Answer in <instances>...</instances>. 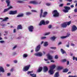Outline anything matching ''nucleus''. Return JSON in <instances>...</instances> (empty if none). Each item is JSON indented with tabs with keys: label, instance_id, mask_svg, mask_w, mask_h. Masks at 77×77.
Listing matches in <instances>:
<instances>
[{
	"label": "nucleus",
	"instance_id": "1",
	"mask_svg": "<svg viewBox=\"0 0 77 77\" xmlns=\"http://www.w3.org/2000/svg\"><path fill=\"white\" fill-rule=\"evenodd\" d=\"M6 3L7 4V6L8 7L10 6L9 7L7 8H6L4 9V12H7L8 11H9V9H12L13 8L12 6H11V2L9 0H6Z\"/></svg>",
	"mask_w": 77,
	"mask_h": 77
},
{
	"label": "nucleus",
	"instance_id": "2",
	"mask_svg": "<svg viewBox=\"0 0 77 77\" xmlns=\"http://www.w3.org/2000/svg\"><path fill=\"white\" fill-rule=\"evenodd\" d=\"M56 68V66L54 65H52L50 67V69L49 71V73L51 75H52L54 73V69Z\"/></svg>",
	"mask_w": 77,
	"mask_h": 77
},
{
	"label": "nucleus",
	"instance_id": "3",
	"mask_svg": "<svg viewBox=\"0 0 77 77\" xmlns=\"http://www.w3.org/2000/svg\"><path fill=\"white\" fill-rule=\"evenodd\" d=\"M43 13V10L41 9L40 10V17L41 18V17H43L44 18L47 15L48 13L47 12H45L43 13V14L42 15V13Z\"/></svg>",
	"mask_w": 77,
	"mask_h": 77
},
{
	"label": "nucleus",
	"instance_id": "4",
	"mask_svg": "<svg viewBox=\"0 0 77 77\" xmlns=\"http://www.w3.org/2000/svg\"><path fill=\"white\" fill-rule=\"evenodd\" d=\"M53 14V16L54 17H57L59 16V13L57 12V10H54L52 13Z\"/></svg>",
	"mask_w": 77,
	"mask_h": 77
},
{
	"label": "nucleus",
	"instance_id": "5",
	"mask_svg": "<svg viewBox=\"0 0 77 77\" xmlns=\"http://www.w3.org/2000/svg\"><path fill=\"white\" fill-rule=\"evenodd\" d=\"M30 67V65H29L23 67V71H27L29 70Z\"/></svg>",
	"mask_w": 77,
	"mask_h": 77
},
{
	"label": "nucleus",
	"instance_id": "6",
	"mask_svg": "<svg viewBox=\"0 0 77 77\" xmlns=\"http://www.w3.org/2000/svg\"><path fill=\"white\" fill-rule=\"evenodd\" d=\"M33 71H28L27 72V74H28V75L30 74V75H31L32 77H36V74H35L34 73H33L32 74H31L32 73H33Z\"/></svg>",
	"mask_w": 77,
	"mask_h": 77
},
{
	"label": "nucleus",
	"instance_id": "7",
	"mask_svg": "<svg viewBox=\"0 0 77 77\" xmlns=\"http://www.w3.org/2000/svg\"><path fill=\"white\" fill-rule=\"evenodd\" d=\"M28 29L29 32H32L33 30V29H34V27L32 26H30L28 27Z\"/></svg>",
	"mask_w": 77,
	"mask_h": 77
},
{
	"label": "nucleus",
	"instance_id": "8",
	"mask_svg": "<svg viewBox=\"0 0 77 77\" xmlns=\"http://www.w3.org/2000/svg\"><path fill=\"white\" fill-rule=\"evenodd\" d=\"M17 14V10L14 11H11L9 13L10 15H14V14Z\"/></svg>",
	"mask_w": 77,
	"mask_h": 77
},
{
	"label": "nucleus",
	"instance_id": "9",
	"mask_svg": "<svg viewBox=\"0 0 77 77\" xmlns=\"http://www.w3.org/2000/svg\"><path fill=\"white\" fill-rule=\"evenodd\" d=\"M68 25V22H64L61 24V26L63 28H65L67 27V25Z\"/></svg>",
	"mask_w": 77,
	"mask_h": 77
},
{
	"label": "nucleus",
	"instance_id": "10",
	"mask_svg": "<svg viewBox=\"0 0 77 77\" xmlns=\"http://www.w3.org/2000/svg\"><path fill=\"white\" fill-rule=\"evenodd\" d=\"M77 27L75 25H73L72 26V32H75V30H77Z\"/></svg>",
	"mask_w": 77,
	"mask_h": 77
},
{
	"label": "nucleus",
	"instance_id": "11",
	"mask_svg": "<svg viewBox=\"0 0 77 77\" xmlns=\"http://www.w3.org/2000/svg\"><path fill=\"white\" fill-rule=\"evenodd\" d=\"M29 4H33V5H38V3L36 1H29Z\"/></svg>",
	"mask_w": 77,
	"mask_h": 77
},
{
	"label": "nucleus",
	"instance_id": "12",
	"mask_svg": "<svg viewBox=\"0 0 77 77\" xmlns=\"http://www.w3.org/2000/svg\"><path fill=\"white\" fill-rule=\"evenodd\" d=\"M45 20H42L40 22V23L39 24V26H42V25H45Z\"/></svg>",
	"mask_w": 77,
	"mask_h": 77
},
{
	"label": "nucleus",
	"instance_id": "13",
	"mask_svg": "<svg viewBox=\"0 0 77 77\" xmlns=\"http://www.w3.org/2000/svg\"><path fill=\"white\" fill-rule=\"evenodd\" d=\"M35 56H42V54L41 53V52H38L37 53H35L34 54Z\"/></svg>",
	"mask_w": 77,
	"mask_h": 77
},
{
	"label": "nucleus",
	"instance_id": "14",
	"mask_svg": "<svg viewBox=\"0 0 77 77\" xmlns=\"http://www.w3.org/2000/svg\"><path fill=\"white\" fill-rule=\"evenodd\" d=\"M41 48V45H38L35 48V51L36 52H38V51H39V50H40V48Z\"/></svg>",
	"mask_w": 77,
	"mask_h": 77
},
{
	"label": "nucleus",
	"instance_id": "15",
	"mask_svg": "<svg viewBox=\"0 0 77 77\" xmlns=\"http://www.w3.org/2000/svg\"><path fill=\"white\" fill-rule=\"evenodd\" d=\"M64 8L65 9H63V12H65V13L67 12H68V7L64 6Z\"/></svg>",
	"mask_w": 77,
	"mask_h": 77
},
{
	"label": "nucleus",
	"instance_id": "16",
	"mask_svg": "<svg viewBox=\"0 0 77 77\" xmlns=\"http://www.w3.org/2000/svg\"><path fill=\"white\" fill-rule=\"evenodd\" d=\"M42 67H39L37 70V72H40L42 71Z\"/></svg>",
	"mask_w": 77,
	"mask_h": 77
},
{
	"label": "nucleus",
	"instance_id": "17",
	"mask_svg": "<svg viewBox=\"0 0 77 77\" xmlns=\"http://www.w3.org/2000/svg\"><path fill=\"white\" fill-rule=\"evenodd\" d=\"M43 69L44 70V72H47L48 70V69L47 68V67L46 66H45L43 67Z\"/></svg>",
	"mask_w": 77,
	"mask_h": 77
},
{
	"label": "nucleus",
	"instance_id": "18",
	"mask_svg": "<svg viewBox=\"0 0 77 77\" xmlns=\"http://www.w3.org/2000/svg\"><path fill=\"white\" fill-rule=\"evenodd\" d=\"M23 29V27L21 25H19L17 26V30H19L20 29Z\"/></svg>",
	"mask_w": 77,
	"mask_h": 77
},
{
	"label": "nucleus",
	"instance_id": "19",
	"mask_svg": "<svg viewBox=\"0 0 77 77\" xmlns=\"http://www.w3.org/2000/svg\"><path fill=\"white\" fill-rule=\"evenodd\" d=\"M59 72H56L54 75V77H59Z\"/></svg>",
	"mask_w": 77,
	"mask_h": 77
},
{
	"label": "nucleus",
	"instance_id": "20",
	"mask_svg": "<svg viewBox=\"0 0 77 77\" xmlns=\"http://www.w3.org/2000/svg\"><path fill=\"white\" fill-rule=\"evenodd\" d=\"M48 58L49 60H52L53 59V57L51 55H49L48 56Z\"/></svg>",
	"mask_w": 77,
	"mask_h": 77
},
{
	"label": "nucleus",
	"instance_id": "21",
	"mask_svg": "<svg viewBox=\"0 0 77 77\" xmlns=\"http://www.w3.org/2000/svg\"><path fill=\"white\" fill-rule=\"evenodd\" d=\"M60 51L62 53V54H65V53H66V52L63 49H61Z\"/></svg>",
	"mask_w": 77,
	"mask_h": 77
},
{
	"label": "nucleus",
	"instance_id": "22",
	"mask_svg": "<svg viewBox=\"0 0 77 77\" xmlns=\"http://www.w3.org/2000/svg\"><path fill=\"white\" fill-rule=\"evenodd\" d=\"M24 16V14H21L20 15H18L17 16V17H23Z\"/></svg>",
	"mask_w": 77,
	"mask_h": 77
},
{
	"label": "nucleus",
	"instance_id": "23",
	"mask_svg": "<svg viewBox=\"0 0 77 77\" xmlns=\"http://www.w3.org/2000/svg\"><path fill=\"white\" fill-rule=\"evenodd\" d=\"M56 37L53 36L51 38V40H52V41H54V40H55V39H56Z\"/></svg>",
	"mask_w": 77,
	"mask_h": 77
},
{
	"label": "nucleus",
	"instance_id": "24",
	"mask_svg": "<svg viewBox=\"0 0 77 77\" xmlns=\"http://www.w3.org/2000/svg\"><path fill=\"white\" fill-rule=\"evenodd\" d=\"M68 72V69H65L63 70V72Z\"/></svg>",
	"mask_w": 77,
	"mask_h": 77
},
{
	"label": "nucleus",
	"instance_id": "25",
	"mask_svg": "<svg viewBox=\"0 0 77 77\" xmlns=\"http://www.w3.org/2000/svg\"><path fill=\"white\" fill-rule=\"evenodd\" d=\"M32 14V13L30 12H27L26 13V15H31Z\"/></svg>",
	"mask_w": 77,
	"mask_h": 77
},
{
	"label": "nucleus",
	"instance_id": "26",
	"mask_svg": "<svg viewBox=\"0 0 77 77\" xmlns=\"http://www.w3.org/2000/svg\"><path fill=\"white\" fill-rule=\"evenodd\" d=\"M48 45V42H44V46H45V47H47V46Z\"/></svg>",
	"mask_w": 77,
	"mask_h": 77
},
{
	"label": "nucleus",
	"instance_id": "27",
	"mask_svg": "<svg viewBox=\"0 0 77 77\" xmlns=\"http://www.w3.org/2000/svg\"><path fill=\"white\" fill-rule=\"evenodd\" d=\"M68 37V35H67L66 36H63L60 37L61 39H65V38H67Z\"/></svg>",
	"mask_w": 77,
	"mask_h": 77
},
{
	"label": "nucleus",
	"instance_id": "28",
	"mask_svg": "<svg viewBox=\"0 0 77 77\" xmlns=\"http://www.w3.org/2000/svg\"><path fill=\"white\" fill-rule=\"evenodd\" d=\"M8 19H9V18H8V17H6L4 19H3L2 21H6V20H8Z\"/></svg>",
	"mask_w": 77,
	"mask_h": 77
},
{
	"label": "nucleus",
	"instance_id": "29",
	"mask_svg": "<svg viewBox=\"0 0 77 77\" xmlns=\"http://www.w3.org/2000/svg\"><path fill=\"white\" fill-rule=\"evenodd\" d=\"M63 69V67L59 66L57 67V69L58 70H60Z\"/></svg>",
	"mask_w": 77,
	"mask_h": 77
},
{
	"label": "nucleus",
	"instance_id": "30",
	"mask_svg": "<svg viewBox=\"0 0 77 77\" xmlns=\"http://www.w3.org/2000/svg\"><path fill=\"white\" fill-rule=\"evenodd\" d=\"M72 59L73 60H75L76 61H77V57H75L73 56V57Z\"/></svg>",
	"mask_w": 77,
	"mask_h": 77
},
{
	"label": "nucleus",
	"instance_id": "31",
	"mask_svg": "<svg viewBox=\"0 0 77 77\" xmlns=\"http://www.w3.org/2000/svg\"><path fill=\"white\" fill-rule=\"evenodd\" d=\"M17 2L19 3H24V2L21 1H18Z\"/></svg>",
	"mask_w": 77,
	"mask_h": 77
},
{
	"label": "nucleus",
	"instance_id": "32",
	"mask_svg": "<svg viewBox=\"0 0 77 77\" xmlns=\"http://www.w3.org/2000/svg\"><path fill=\"white\" fill-rule=\"evenodd\" d=\"M27 54H24L23 55V57H27Z\"/></svg>",
	"mask_w": 77,
	"mask_h": 77
},
{
	"label": "nucleus",
	"instance_id": "33",
	"mask_svg": "<svg viewBox=\"0 0 77 77\" xmlns=\"http://www.w3.org/2000/svg\"><path fill=\"white\" fill-rule=\"evenodd\" d=\"M62 62H65L67 61V60L66 59H64L62 60Z\"/></svg>",
	"mask_w": 77,
	"mask_h": 77
},
{
	"label": "nucleus",
	"instance_id": "34",
	"mask_svg": "<svg viewBox=\"0 0 77 77\" xmlns=\"http://www.w3.org/2000/svg\"><path fill=\"white\" fill-rule=\"evenodd\" d=\"M51 49H53L54 50H56V47H51L50 48Z\"/></svg>",
	"mask_w": 77,
	"mask_h": 77
},
{
	"label": "nucleus",
	"instance_id": "35",
	"mask_svg": "<svg viewBox=\"0 0 77 77\" xmlns=\"http://www.w3.org/2000/svg\"><path fill=\"white\" fill-rule=\"evenodd\" d=\"M71 21H70L68 22V26H69L70 24H71Z\"/></svg>",
	"mask_w": 77,
	"mask_h": 77
},
{
	"label": "nucleus",
	"instance_id": "36",
	"mask_svg": "<svg viewBox=\"0 0 77 77\" xmlns=\"http://www.w3.org/2000/svg\"><path fill=\"white\" fill-rule=\"evenodd\" d=\"M50 23V22L48 20H47L45 22V23L46 24H48Z\"/></svg>",
	"mask_w": 77,
	"mask_h": 77
},
{
	"label": "nucleus",
	"instance_id": "37",
	"mask_svg": "<svg viewBox=\"0 0 77 77\" xmlns=\"http://www.w3.org/2000/svg\"><path fill=\"white\" fill-rule=\"evenodd\" d=\"M50 32H48V33H45V36H46V35H48L50 34Z\"/></svg>",
	"mask_w": 77,
	"mask_h": 77
},
{
	"label": "nucleus",
	"instance_id": "38",
	"mask_svg": "<svg viewBox=\"0 0 77 77\" xmlns=\"http://www.w3.org/2000/svg\"><path fill=\"white\" fill-rule=\"evenodd\" d=\"M46 5L47 6H50V4L49 3H47L46 4Z\"/></svg>",
	"mask_w": 77,
	"mask_h": 77
},
{
	"label": "nucleus",
	"instance_id": "39",
	"mask_svg": "<svg viewBox=\"0 0 77 77\" xmlns=\"http://www.w3.org/2000/svg\"><path fill=\"white\" fill-rule=\"evenodd\" d=\"M31 12H37V11L34 10H31Z\"/></svg>",
	"mask_w": 77,
	"mask_h": 77
},
{
	"label": "nucleus",
	"instance_id": "40",
	"mask_svg": "<svg viewBox=\"0 0 77 77\" xmlns=\"http://www.w3.org/2000/svg\"><path fill=\"white\" fill-rule=\"evenodd\" d=\"M63 4H61L59 5V6L60 7H62V6H63Z\"/></svg>",
	"mask_w": 77,
	"mask_h": 77
},
{
	"label": "nucleus",
	"instance_id": "41",
	"mask_svg": "<svg viewBox=\"0 0 77 77\" xmlns=\"http://www.w3.org/2000/svg\"><path fill=\"white\" fill-rule=\"evenodd\" d=\"M14 68H12L10 70L11 72H13V71H14Z\"/></svg>",
	"mask_w": 77,
	"mask_h": 77
},
{
	"label": "nucleus",
	"instance_id": "42",
	"mask_svg": "<svg viewBox=\"0 0 77 77\" xmlns=\"http://www.w3.org/2000/svg\"><path fill=\"white\" fill-rule=\"evenodd\" d=\"M74 11L75 12H77V8H75L74 9Z\"/></svg>",
	"mask_w": 77,
	"mask_h": 77
},
{
	"label": "nucleus",
	"instance_id": "43",
	"mask_svg": "<svg viewBox=\"0 0 77 77\" xmlns=\"http://www.w3.org/2000/svg\"><path fill=\"white\" fill-rule=\"evenodd\" d=\"M55 58L56 59H58V56H57V55H55Z\"/></svg>",
	"mask_w": 77,
	"mask_h": 77
},
{
	"label": "nucleus",
	"instance_id": "44",
	"mask_svg": "<svg viewBox=\"0 0 77 77\" xmlns=\"http://www.w3.org/2000/svg\"><path fill=\"white\" fill-rule=\"evenodd\" d=\"M0 43H4V42H5L4 41H0Z\"/></svg>",
	"mask_w": 77,
	"mask_h": 77
},
{
	"label": "nucleus",
	"instance_id": "45",
	"mask_svg": "<svg viewBox=\"0 0 77 77\" xmlns=\"http://www.w3.org/2000/svg\"><path fill=\"white\" fill-rule=\"evenodd\" d=\"M17 47V45H15V46L13 47V48L12 50H14V49H15V48H16Z\"/></svg>",
	"mask_w": 77,
	"mask_h": 77
},
{
	"label": "nucleus",
	"instance_id": "46",
	"mask_svg": "<svg viewBox=\"0 0 77 77\" xmlns=\"http://www.w3.org/2000/svg\"><path fill=\"white\" fill-rule=\"evenodd\" d=\"M49 29H51V25H50L48 26V27Z\"/></svg>",
	"mask_w": 77,
	"mask_h": 77
},
{
	"label": "nucleus",
	"instance_id": "47",
	"mask_svg": "<svg viewBox=\"0 0 77 77\" xmlns=\"http://www.w3.org/2000/svg\"><path fill=\"white\" fill-rule=\"evenodd\" d=\"M11 75V73H7V76H10V75Z\"/></svg>",
	"mask_w": 77,
	"mask_h": 77
},
{
	"label": "nucleus",
	"instance_id": "48",
	"mask_svg": "<svg viewBox=\"0 0 77 77\" xmlns=\"http://www.w3.org/2000/svg\"><path fill=\"white\" fill-rule=\"evenodd\" d=\"M69 77H77V76H69Z\"/></svg>",
	"mask_w": 77,
	"mask_h": 77
},
{
	"label": "nucleus",
	"instance_id": "49",
	"mask_svg": "<svg viewBox=\"0 0 77 77\" xmlns=\"http://www.w3.org/2000/svg\"><path fill=\"white\" fill-rule=\"evenodd\" d=\"M45 38H46V37H42L41 38V39H45Z\"/></svg>",
	"mask_w": 77,
	"mask_h": 77
},
{
	"label": "nucleus",
	"instance_id": "50",
	"mask_svg": "<svg viewBox=\"0 0 77 77\" xmlns=\"http://www.w3.org/2000/svg\"><path fill=\"white\" fill-rule=\"evenodd\" d=\"M71 46H74L75 45H74V44L72 43H71Z\"/></svg>",
	"mask_w": 77,
	"mask_h": 77
},
{
	"label": "nucleus",
	"instance_id": "51",
	"mask_svg": "<svg viewBox=\"0 0 77 77\" xmlns=\"http://www.w3.org/2000/svg\"><path fill=\"white\" fill-rule=\"evenodd\" d=\"M14 33H15L16 32V29H14L13 30Z\"/></svg>",
	"mask_w": 77,
	"mask_h": 77
},
{
	"label": "nucleus",
	"instance_id": "52",
	"mask_svg": "<svg viewBox=\"0 0 77 77\" xmlns=\"http://www.w3.org/2000/svg\"><path fill=\"white\" fill-rule=\"evenodd\" d=\"M71 9L70 7H68V11H69V10H70V9Z\"/></svg>",
	"mask_w": 77,
	"mask_h": 77
},
{
	"label": "nucleus",
	"instance_id": "53",
	"mask_svg": "<svg viewBox=\"0 0 77 77\" xmlns=\"http://www.w3.org/2000/svg\"><path fill=\"white\" fill-rule=\"evenodd\" d=\"M60 44H62V42H60L58 43V45H60Z\"/></svg>",
	"mask_w": 77,
	"mask_h": 77
},
{
	"label": "nucleus",
	"instance_id": "54",
	"mask_svg": "<svg viewBox=\"0 0 77 77\" xmlns=\"http://www.w3.org/2000/svg\"><path fill=\"white\" fill-rule=\"evenodd\" d=\"M72 1V0H68V1L69 2H71Z\"/></svg>",
	"mask_w": 77,
	"mask_h": 77
},
{
	"label": "nucleus",
	"instance_id": "55",
	"mask_svg": "<svg viewBox=\"0 0 77 77\" xmlns=\"http://www.w3.org/2000/svg\"><path fill=\"white\" fill-rule=\"evenodd\" d=\"M71 8H74V6L73 5H71L70 6Z\"/></svg>",
	"mask_w": 77,
	"mask_h": 77
},
{
	"label": "nucleus",
	"instance_id": "56",
	"mask_svg": "<svg viewBox=\"0 0 77 77\" xmlns=\"http://www.w3.org/2000/svg\"><path fill=\"white\" fill-rule=\"evenodd\" d=\"M70 35H71L70 34V33H68V37H69V36H70Z\"/></svg>",
	"mask_w": 77,
	"mask_h": 77
},
{
	"label": "nucleus",
	"instance_id": "57",
	"mask_svg": "<svg viewBox=\"0 0 77 77\" xmlns=\"http://www.w3.org/2000/svg\"><path fill=\"white\" fill-rule=\"evenodd\" d=\"M14 63H17V61L16 60H15L14 61Z\"/></svg>",
	"mask_w": 77,
	"mask_h": 77
},
{
	"label": "nucleus",
	"instance_id": "58",
	"mask_svg": "<svg viewBox=\"0 0 77 77\" xmlns=\"http://www.w3.org/2000/svg\"><path fill=\"white\" fill-rule=\"evenodd\" d=\"M51 62H53V63L54 62V61L53 60H51Z\"/></svg>",
	"mask_w": 77,
	"mask_h": 77
},
{
	"label": "nucleus",
	"instance_id": "59",
	"mask_svg": "<svg viewBox=\"0 0 77 77\" xmlns=\"http://www.w3.org/2000/svg\"><path fill=\"white\" fill-rule=\"evenodd\" d=\"M5 33H6L7 34H8V31H5Z\"/></svg>",
	"mask_w": 77,
	"mask_h": 77
},
{
	"label": "nucleus",
	"instance_id": "60",
	"mask_svg": "<svg viewBox=\"0 0 77 77\" xmlns=\"http://www.w3.org/2000/svg\"><path fill=\"white\" fill-rule=\"evenodd\" d=\"M2 26V27H4V26H5V24H2L1 25Z\"/></svg>",
	"mask_w": 77,
	"mask_h": 77
},
{
	"label": "nucleus",
	"instance_id": "61",
	"mask_svg": "<svg viewBox=\"0 0 77 77\" xmlns=\"http://www.w3.org/2000/svg\"><path fill=\"white\" fill-rule=\"evenodd\" d=\"M44 60H45V61H48V60H47V59H45Z\"/></svg>",
	"mask_w": 77,
	"mask_h": 77
},
{
	"label": "nucleus",
	"instance_id": "62",
	"mask_svg": "<svg viewBox=\"0 0 77 77\" xmlns=\"http://www.w3.org/2000/svg\"><path fill=\"white\" fill-rule=\"evenodd\" d=\"M4 39H7V37H4Z\"/></svg>",
	"mask_w": 77,
	"mask_h": 77
},
{
	"label": "nucleus",
	"instance_id": "63",
	"mask_svg": "<svg viewBox=\"0 0 77 77\" xmlns=\"http://www.w3.org/2000/svg\"><path fill=\"white\" fill-rule=\"evenodd\" d=\"M6 66H10V65H9V64H7Z\"/></svg>",
	"mask_w": 77,
	"mask_h": 77
},
{
	"label": "nucleus",
	"instance_id": "64",
	"mask_svg": "<svg viewBox=\"0 0 77 77\" xmlns=\"http://www.w3.org/2000/svg\"><path fill=\"white\" fill-rule=\"evenodd\" d=\"M15 54H16V53L15 52H14L13 53V55H15Z\"/></svg>",
	"mask_w": 77,
	"mask_h": 77
}]
</instances>
